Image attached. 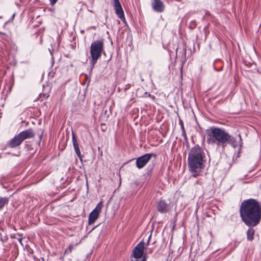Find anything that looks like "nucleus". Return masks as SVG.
<instances>
[{
	"mask_svg": "<svg viewBox=\"0 0 261 261\" xmlns=\"http://www.w3.org/2000/svg\"><path fill=\"white\" fill-rule=\"evenodd\" d=\"M145 243L141 241L132 250L130 256V261H147V255H144Z\"/></svg>",
	"mask_w": 261,
	"mask_h": 261,
	"instance_id": "obj_5",
	"label": "nucleus"
},
{
	"mask_svg": "<svg viewBox=\"0 0 261 261\" xmlns=\"http://www.w3.org/2000/svg\"><path fill=\"white\" fill-rule=\"evenodd\" d=\"M0 34H1V35H6V34H5V33H3V32H0Z\"/></svg>",
	"mask_w": 261,
	"mask_h": 261,
	"instance_id": "obj_24",
	"label": "nucleus"
},
{
	"mask_svg": "<svg viewBox=\"0 0 261 261\" xmlns=\"http://www.w3.org/2000/svg\"><path fill=\"white\" fill-rule=\"evenodd\" d=\"M158 211L161 213H166L168 212L169 207L168 204L164 201L161 200L157 205Z\"/></svg>",
	"mask_w": 261,
	"mask_h": 261,
	"instance_id": "obj_12",
	"label": "nucleus"
},
{
	"mask_svg": "<svg viewBox=\"0 0 261 261\" xmlns=\"http://www.w3.org/2000/svg\"><path fill=\"white\" fill-rule=\"evenodd\" d=\"M228 135L223 129L211 127L207 135V141L209 144H216L225 147L227 145Z\"/></svg>",
	"mask_w": 261,
	"mask_h": 261,
	"instance_id": "obj_3",
	"label": "nucleus"
},
{
	"mask_svg": "<svg viewBox=\"0 0 261 261\" xmlns=\"http://www.w3.org/2000/svg\"><path fill=\"white\" fill-rule=\"evenodd\" d=\"M9 199L8 197H0V211L2 210L4 207L8 203Z\"/></svg>",
	"mask_w": 261,
	"mask_h": 261,
	"instance_id": "obj_15",
	"label": "nucleus"
},
{
	"mask_svg": "<svg viewBox=\"0 0 261 261\" xmlns=\"http://www.w3.org/2000/svg\"><path fill=\"white\" fill-rule=\"evenodd\" d=\"M202 184L203 183H202V181L201 180H197L195 182L194 185L196 186V185H199L200 186L202 187Z\"/></svg>",
	"mask_w": 261,
	"mask_h": 261,
	"instance_id": "obj_17",
	"label": "nucleus"
},
{
	"mask_svg": "<svg viewBox=\"0 0 261 261\" xmlns=\"http://www.w3.org/2000/svg\"><path fill=\"white\" fill-rule=\"evenodd\" d=\"M102 207V202L100 201L95 208L90 213L88 218L89 225H92L97 219Z\"/></svg>",
	"mask_w": 261,
	"mask_h": 261,
	"instance_id": "obj_6",
	"label": "nucleus"
},
{
	"mask_svg": "<svg viewBox=\"0 0 261 261\" xmlns=\"http://www.w3.org/2000/svg\"><path fill=\"white\" fill-rule=\"evenodd\" d=\"M240 215L242 222L250 227L247 231V239H254L255 230L252 227L257 226L261 220V204L255 199L244 200L240 207Z\"/></svg>",
	"mask_w": 261,
	"mask_h": 261,
	"instance_id": "obj_1",
	"label": "nucleus"
},
{
	"mask_svg": "<svg viewBox=\"0 0 261 261\" xmlns=\"http://www.w3.org/2000/svg\"><path fill=\"white\" fill-rule=\"evenodd\" d=\"M152 153H146L136 159V165L138 169L144 167L150 160Z\"/></svg>",
	"mask_w": 261,
	"mask_h": 261,
	"instance_id": "obj_7",
	"label": "nucleus"
},
{
	"mask_svg": "<svg viewBox=\"0 0 261 261\" xmlns=\"http://www.w3.org/2000/svg\"><path fill=\"white\" fill-rule=\"evenodd\" d=\"M227 140H228L227 141V145L228 144H230L234 148L238 146V143L236 141V139L233 137L230 136V135H228Z\"/></svg>",
	"mask_w": 261,
	"mask_h": 261,
	"instance_id": "obj_14",
	"label": "nucleus"
},
{
	"mask_svg": "<svg viewBox=\"0 0 261 261\" xmlns=\"http://www.w3.org/2000/svg\"><path fill=\"white\" fill-rule=\"evenodd\" d=\"M144 95L146 96H148V97H151V95L150 93L146 92L144 93Z\"/></svg>",
	"mask_w": 261,
	"mask_h": 261,
	"instance_id": "obj_21",
	"label": "nucleus"
},
{
	"mask_svg": "<svg viewBox=\"0 0 261 261\" xmlns=\"http://www.w3.org/2000/svg\"><path fill=\"white\" fill-rule=\"evenodd\" d=\"M113 6L115 10V13L118 18L122 21L125 22L124 12L119 0H113Z\"/></svg>",
	"mask_w": 261,
	"mask_h": 261,
	"instance_id": "obj_8",
	"label": "nucleus"
},
{
	"mask_svg": "<svg viewBox=\"0 0 261 261\" xmlns=\"http://www.w3.org/2000/svg\"><path fill=\"white\" fill-rule=\"evenodd\" d=\"M187 161L192 176L196 177L200 175L206 162V155L202 147L198 145L192 147L188 153Z\"/></svg>",
	"mask_w": 261,
	"mask_h": 261,
	"instance_id": "obj_2",
	"label": "nucleus"
},
{
	"mask_svg": "<svg viewBox=\"0 0 261 261\" xmlns=\"http://www.w3.org/2000/svg\"><path fill=\"white\" fill-rule=\"evenodd\" d=\"M182 65L181 66V71L182 72Z\"/></svg>",
	"mask_w": 261,
	"mask_h": 261,
	"instance_id": "obj_25",
	"label": "nucleus"
},
{
	"mask_svg": "<svg viewBox=\"0 0 261 261\" xmlns=\"http://www.w3.org/2000/svg\"><path fill=\"white\" fill-rule=\"evenodd\" d=\"M182 136H184V137H185V138H187V136H186V131L185 132V133H184V134H182Z\"/></svg>",
	"mask_w": 261,
	"mask_h": 261,
	"instance_id": "obj_23",
	"label": "nucleus"
},
{
	"mask_svg": "<svg viewBox=\"0 0 261 261\" xmlns=\"http://www.w3.org/2000/svg\"><path fill=\"white\" fill-rule=\"evenodd\" d=\"M103 46L102 40L94 41L91 43L90 50L91 57L90 72H92L98 59L101 57L103 51Z\"/></svg>",
	"mask_w": 261,
	"mask_h": 261,
	"instance_id": "obj_4",
	"label": "nucleus"
},
{
	"mask_svg": "<svg viewBox=\"0 0 261 261\" xmlns=\"http://www.w3.org/2000/svg\"><path fill=\"white\" fill-rule=\"evenodd\" d=\"M22 141L27 139L33 138L35 136L34 131L31 129H26L19 133Z\"/></svg>",
	"mask_w": 261,
	"mask_h": 261,
	"instance_id": "obj_13",
	"label": "nucleus"
},
{
	"mask_svg": "<svg viewBox=\"0 0 261 261\" xmlns=\"http://www.w3.org/2000/svg\"><path fill=\"white\" fill-rule=\"evenodd\" d=\"M18 241H19V242L22 245V238H18Z\"/></svg>",
	"mask_w": 261,
	"mask_h": 261,
	"instance_id": "obj_22",
	"label": "nucleus"
},
{
	"mask_svg": "<svg viewBox=\"0 0 261 261\" xmlns=\"http://www.w3.org/2000/svg\"><path fill=\"white\" fill-rule=\"evenodd\" d=\"M197 25V23L195 20H192L189 24V28L191 29H194Z\"/></svg>",
	"mask_w": 261,
	"mask_h": 261,
	"instance_id": "obj_16",
	"label": "nucleus"
},
{
	"mask_svg": "<svg viewBox=\"0 0 261 261\" xmlns=\"http://www.w3.org/2000/svg\"><path fill=\"white\" fill-rule=\"evenodd\" d=\"M152 9L158 13H162L165 10V5L162 0H151Z\"/></svg>",
	"mask_w": 261,
	"mask_h": 261,
	"instance_id": "obj_9",
	"label": "nucleus"
},
{
	"mask_svg": "<svg viewBox=\"0 0 261 261\" xmlns=\"http://www.w3.org/2000/svg\"><path fill=\"white\" fill-rule=\"evenodd\" d=\"M72 140L73 143V146L75 150V152L79 158V159L82 161V155L81 154L80 149L79 147V143L77 142V140L76 138L75 134L72 132Z\"/></svg>",
	"mask_w": 261,
	"mask_h": 261,
	"instance_id": "obj_11",
	"label": "nucleus"
},
{
	"mask_svg": "<svg viewBox=\"0 0 261 261\" xmlns=\"http://www.w3.org/2000/svg\"><path fill=\"white\" fill-rule=\"evenodd\" d=\"M50 2V4L51 6H54L57 2L58 0H49Z\"/></svg>",
	"mask_w": 261,
	"mask_h": 261,
	"instance_id": "obj_18",
	"label": "nucleus"
},
{
	"mask_svg": "<svg viewBox=\"0 0 261 261\" xmlns=\"http://www.w3.org/2000/svg\"><path fill=\"white\" fill-rule=\"evenodd\" d=\"M23 142L20 136L18 134L14 138L11 139L7 143L9 147L11 148H15L20 145Z\"/></svg>",
	"mask_w": 261,
	"mask_h": 261,
	"instance_id": "obj_10",
	"label": "nucleus"
},
{
	"mask_svg": "<svg viewBox=\"0 0 261 261\" xmlns=\"http://www.w3.org/2000/svg\"><path fill=\"white\" fill-rule=\"evenodd\" d=\"M151 233L150 234V235L149 236V237L148 238V239H147V243L146 244V246H148L149 245V242H150V239H151Z\"/></svg>",
	"mask_w": 261,
	"mask_h": 261,
	"instance_id": "obj_19",
	"label": "nucleus"
},
{
	"mask_svg": "<svg viewBox=\"0 0 261 261\" xmlns=\"http://www.w3.org/2000/svg\"><path fill=\"white\" fill-rule=\"evenodd\" d=\"M181 129H182V134H184L185 133V132L186 131L185 130V127L184 126V124H182L181 125Z\"/></svg>",
	"mask_w": 261,
	"mask_h": 261,
	"instance_id": "obj_20",
	"label": "nucleus"
}]
</instances>
